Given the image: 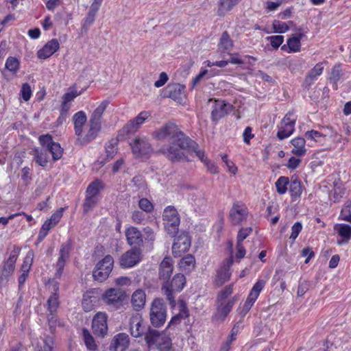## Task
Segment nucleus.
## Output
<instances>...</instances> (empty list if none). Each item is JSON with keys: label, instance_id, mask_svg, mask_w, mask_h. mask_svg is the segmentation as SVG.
<instances>
[{"label": "nucleus", "instance_id": "a878e982", "mask_svg": "<svg viewBox=\"0 0 351 351\" xmlns=\"http://www.w3.org/2000/svg\"><path fill=\"white\" fill-rule=\"evenodd\" d=\"M130 345V338L126 333H119L114 336L109 346L110 351H125Z\"/></svg>", "mask_w": 351, "mask_h": 351}, {"label": "nucleus", "instance_id": "8fccbe9b", "mask_svg": "<svg viewBox=\"0 0 351 351\" xmlns=\"http://www.w3.org/2000/svg\"><path fill=\"white\" fill-rule=\"evenodd\" d=\"M34 256V254L33 251L29 250L27 253L21 268V272L29 274V271L31 269L33 263Z\"/></svg>", "mask_w": 351, "mask_h": 351}, {"label": "nucleus", "instance_id": "e2e57ef3", "mask_svg": "<svg viewBox=\"0 0 351 351\" xmlns=\"http://www.w3.org/2000/svg\"><path fill=\"white\" fill-rule=\"evenodd\" d=\"M282 3V0H278L277 1H268L264 3V8L267 12H274L278 9Z\"/></svg>", "mask_w": 351, "mask_h": 351}, {"label": "nucleus", "instance_id": "20e7f679", "mask_svg": "<svg viewBox=\"0 0 351 351\" xmlns=\"http://www.w3.org/2000/svg\"><path fill=\"white\" fill-rule=\"evenodd\" d=\"M162 219L167 232L174 237L178 232L180 223V217L174 206H169L163 211Z\"/></svg>", "mask_w": 351, "mask_h": 351}, {"label": "nucleus", "instance_id": "f3484780", "mask_svg": "<svg viewBox=\"0 0 351 351\" xmlns=\"http://www.w3.org/2000/svg\"><path fill=\"white\" fill-rule=\"evenodd\" d=\"M151 112L141 111L136 117L129 121L123 127V131L127 134L136 132L141 125L151 117Z\"/></svg>", "mask_w": 351, "mask_h": 351}, {"label": "nucleus", "instance_id": "f8f14e48", "mask_svg": "<svg viewBox=\"0 0 351 351\" xmlns=\"http://www.w3.org/2000/svg\"><path fill=\"white\" fill-rule=\"evenodd\" d=\"M133 154L137 158H147L153 152V149L145 137L137 136L130 143Z\"/></svg>", "mask_w": 351, "mask_h": 351}, {"label": "nucleus", "instance_id": "4468645a", "mask_svg": "<svg viewBox=\"0 0 351 351\" xmlns=\"http://www.w3.org/2000/svg\"><path fill=\"white\" fill-rule=\"evenodd\" d=\"M101 290L93 288L88 290L83 295L82 306L86 312L93 311L97 307L101 300Z\"/></svg>", "mask_w": 351, "mask_h": 351}, {"label": "nucleus", "instance_id": "0eeeda50", "mask_svg": "<svg viewBox=\"0 0 351 351\" xmlns=\"http://www.w3.org/2000/svg\"><path fill=\"white\" fill-rule=\"evenodd\" d=\"M297 115L293 111L288 112L278 125L277 138L283 140L289 137L295 131Z\"/></svg>", "mask_w": 351, "mask_h": 351}, {"label": "nucleus", "instance_id": "aec40b11", "mask_svg": "<svg viewBox=\"0 0 351 351\" xmlns=\"http://www.w3.org/2000/svg\"><path fill=\"white\" fill-rule=\"evenodd\" d=\"M141 261V252L137 249H132L125 252L120 258V266L130 268L137 265Z\"/></svg>", "mask_w": 351, "mask_h": 351}, {"label": "nucleus", "instance_id": "2eb2a0df", "mask_svg": "<svg viewBox=\"0 0 351 351\" xmlns=\"http://www.w3.org/2000/svg\"><path fill=\"white\" fill-rule=\"evenodd\" d=\"M247 216L248 209L244 204L241 202L233 204L229 213L230 219L232 224H240L247 219Z\"/></svg>", "mask_w": 351, "mask_h": 351}, {"label": "nucleus", "instance_id": "338daca9", "mask_svg": "<svg viewBox=\"0 0 351 351\" xmlns=\"http://www.w3.org/2000/svg\"><path fill=\"white\" fill-rule=\"evenodd\" d=\"M252 232V228L250 227L241 228L237 235V243H242Z\"/></svg>", "mask_w": 351, "mask_h": 351}, {"label": "nucleus", "instance_id": "e433bc0d", "mask_svg": "<svg viewBox=\"0 0 351 351\" xmlns=\"http://www.w3.org/2000/svg\"><path fill=\"white\" fill-rule=\"evenodd\" d=\"M86 120L87 117L84 111H79L73 115V121L74 123L75 133L77 136H80L82 135L83 127Z\"/></svg>", "mask_w": 351, "mask_h": 351}, {"label": "nucleus", "instance_id": "473e14b6", "mask_svg": "<svg viewBox=\"0 0 351 351\" xmlns=\"http://www.w3.org/2000/svg\"><path fill=\"white\" fill-rule=\"evenodd\" d=\"M305 36V33L302 28L298 29V32L287 40V46L289 53H295L300 51V40Z\"/></svg>", "mask_w": 351, "mask_h": 351}, {"label": "nucleus", "instance_id": "39448f33", "mask_svg": "<svg viewBox=\"0 0 351 351\" xmlns=\"http://www.w3.org/2000/svg\"><path fill=\"white\" fill-rule=\"evenodd\" d=\"M167 318L166 307L161 299L156 298L151 304L149 311V319L152 326L155 328L162 326Z\"/></svg>", "mask_w": 351, "mask_h": 351}, {"label": "nucleus", "instance_id": "3c124183", "mask_svg": "<svg viewBox=\"0 0 351 351\" xmlns=\"http://www.w3.org/2000/svg\"><path fill=\"white\" fill-rule=\"evenodd\" d=\"M108 101H101L92 113L90 118L101 121L102 115L108 106Z\"/></svg>", "mask_w": 351, "mask_h": 351}, {"label": "nucleus", "instance_id": "423d86ee", "mask_svg": "<svg viewBox=\"0 0 351 351\" xmlns=\"http://www.w3.org/2000/svg\"><path fill=\"white\" fill-rule=\"evenodd\" d=\"M186 278L183 274H178L174 276L171 282H166L162 287V290L166 295L170 304L173 306L176 304L173 292H179L185 286Z\"/></svg>", "mask_w": 351, "mask_h": 351}, {"label": "nucleus", "instance_id": "69168bd1", "mask_svg": "<svg viewBox=\"0 0 351 351\" xmlns=\"http://www.w3.org/2000/svg\"><path fill=\"white\" fill-rule=\"evenodd\" d=\"M341 76V69L340 68V66H335L332 69L330 80H332L334 82V84H336L340 80Z\"/></svg>", "mask_w": 351, "mask_h": 351}, {"label": "nucleus", "instance_id": "6ab92c4d", "mask_svg": "<svg viewBox=\"0 0 351 351\" xmlns=\"http://www.w3.org/2000/svg\"><path fill=\"white\" fill-rule=\"evenodd\" d=\"M184 89L185 86L180 84H169L162 90V95L163 97H169L180 102L184 94Z\"/></svg>", "mask_w": 351, "mask_h": 351}, {"label": "nucleus", "instance_id": "a18cd8bd", "mask_svg": "<svg viewBox=\"0 0 351 351\" xmlns=\"http://www.w3.org/2000/svg\"><path fill=\"white\" fill-rule=\"evenodd\" d=\"M82 335L84 342L85 343L86 348L89 351H96L97 349V346L95 341L93 337L91 335L89 331L87 329H83Z\"/></svg>", "mask_w": 351, "mask_h": 351}, {"label": "nucleus", "instance_id": "13d9d810", "mask_svg": "<svg viewBox=\"0 0 351 351\" xmlns=\"http://www.w3.org/2000/svg\"><path fill=\"white\" fill-rule=\"evenodd\" d=\"M139 208L146 213H151L154 210L153 204L147 198H142L138 202Z\"/></svg>", "mask_w": 351, "mask_h": 351}, {"label": "nucleus", "instance_id": "6e6d98bb", "mask_svg": "<svg viewBox=\"0 0 351 351\" xmlns=\"http://www.w3.org/2000/svg\"><path fill=\"white\" fill-rule=\"evenodd\" d=\"M48 310L51 314L55 313L59 306L58 298L56 293L51 295L47 300Z\"/></svg>", "mask_w": 351, "mask_h": 351}, {"label": "nucleus", "instance_id": "58836bf2", "mask_svg": "<svg viewBox=\"0 0 351 351\" xmlns=\"http://www.w3.org/2000/svg\"><path fill=\"white\" fill-rule=\"evenodd\" d=\"M173 271V262L170 257H165L160 265L159 275L160 278L168 279Z\"/></svg>", "mask_w": 351, "mask_h": 351}, {"label": "nucleus", "instance_id": "c9c22d12", "mask_svg": "<svg viewBox=\"0 0 351 351\" xmlns=\"http://www.w3.org/2000/svg\"><path fill=\"white\" fill-rule=\"evenodd\" d=\"M324 71V65L322 62L317 63L312 69L309 71L304 80V84L310 86L317 77L322 75Z\"/></svg>", "mask_w": 351, "mask_h": 351}, {"label": "nucleus", "instance_id": "b1692460", "mask_svg": "<svg viewBox=\"0 0 351 351\" xmlns=\"http://www.w3.org/2000/svg\"><path fill=\"white\" fill-rule=\"evenodd\" d=\"M130 324L131 335L134 337L138 338L145 333V327L143 325V319L140 313H135L132 314L130 320Z\"/></svg>", "mask_w": 351, "mask_h": 351}, {"label": "nucleus", "instance_id": "680f3d73", "mask_svg": "<svg viewBox=\"0 0 351 351\" xmlns=\"http://www.w3.org/2000/svg\"><path fill=\"white\" fill-rule=\"evenodd\" d=\"M267 40L270 41L271 45L274 49H278L284 42V36L280 35L271 36L267 37Z\"/></svg>", "mask_w": 351, "mask_h": 351}, {"label": "nucleus", "instance_id": "ea45409f", "mask_svg": "<svg viewBox=\"0 0 351 351\" xmlns=\"http://www.w3.org/2000/svg\"><path fill=\"white\" fill-rule=\"evenodd\" d=\"M195 266V260L193 256L188 254L182 258L179 263V267L181 271L189 273Z\"/></svg>", "mask_w": 351, "mask_h": 351}, {"label": "nucleus", "instance_id": "1a4fd4ad", "mask_svg": "<svg viewBox=\"0 0 351 351\" xmlns=\"http://www.w3.org/2000/svg\"><path fill=\"white\" fill-rule=\"evenodd\" d=\"M125 298V292L120 289L109 288L103 293L101 300L108 306L118 308L122 305Z\"/></svg>", "mask_w": 351, "mask_h": 351}, {"label": "nucleus", "instance_id": "4c0bfd02", "mask_svg": "<svg viewBox=\"0 0 351 351\" xmlns=\"http://www.w3.org/2000/svg\"><path fill=\"white\" fill-rule=\"evenodd\" d=\"M189 201L190 204L195 208V209L201 210L202 208L206 205V199L204 194L198 191H195L190 194Z\"/></svg>", "mask_w": 351, "mask_h": 351}, {"label": "nucleus", "instance_id": "f704fd0d", "mask_svg": "<svg viewBox=\"0 0 351 351\" xmlns=\"http://www.w3.org/2000/svg\"><path fill=\"white\" fill-rule=\"evenodd\" d=\"M290 143L292 145L291 153L293 155L298 157H303L306 154V141L304 138L295 137L293 138Z\"/></svg>", "mask_w": 351, "mask_h": 351}, {"label": "nucleus", "instance_id": "c756f323", "mask_svg": "<svg viewBox=\"0 0 351 351\" xmlns=\"http://www.w3.org/2000/svg\"><path fill=\"white\" fill-rule=\"evenodd\" d=\"M125 234L130 245L140 246L143 244V235L137 228L130 226L125 230Z\"/></svg>", "mask_w": 351, "mask_h": 351}, {"label": "nucleus", "instance_id": "a19ab883", "mask_svg": "<svg viewBox=\"0 0 351 351\" xmlns=\"http://www.w3.org/2000/svg\"><path fill=\"white\" fill-rule=\"evenodd\" d=\"M89 123L90 128L86 134V138L88 141H91L97 136L98 132L100 131L101 121L90 118Z\"/></svg>", "mask_w": 351, "mask_h": 351}, {"label": "nucleus", "instance_id": "09e8293b", "mask_svg": "<svg viewBox=\"0 0 351 351\" xmlns=\"http://www.w3.org/2000/svg\"><path fill=\"white\" fill-rule=\"evenodd\" d=\"M102 189V183L99 180H95L90 183L87 189H86V195L90 197H99V194Z\"/></svg>", "mask_w": 351, "mask_h": 351}, {"label": "nucleus", "instance_id": "5701e85b", "mask_svg": "<svg viewBox=\"0 0 351 351\" xmlns=\"http://www.w3.org/2000/svg\"><path fill=\"white\" fill-rule=\"evenodd\" d=\"M333 136V132L328 129H322L320 131L311 130L305 133L307 139L313 140L321 145H324L327 141Z\"/></svg>", "mask_w": 351, "mask_h": 351}, {"label": "nucleus", "instance_id": "c85d7f7f", "mask_svg": "<svg viewBox=\"0 0 351 351\" xmlns=\"http://www.w3.org/2000/svg\"><path fill=\"white\" fill-rule=\"evenodd\" d=\"M60 48V43L56 38L48 41L37 52V57L39 59L45 60L51 57Z\"/></svg>", "mask_w": 351, "mask_h": 351}, {"label": "nucleus", "instance_id": "72a5a7b5", "mask_svg": "<svg viewBox=\"0 0 351 351\" xmlns=\"http://www.w3.org/2000/svg\"><path fill=\"white\" fill-rule=\"evenodd\" d=\"M146 302V294L144 290L138 289L132 295L131 304L136 311L141 310Z\"/></svg>", "mask_w": 351, "mask_h": 351}, {"label": "nucleus", "instance_id": "79ce46f5", "mask_svg": "<svg viewBox=\"0 0 351 351\" xmlns=\"http://www.w3.org/2000/svg\"><path fill=\"white\" fill-rule=\"evenodd\" d=\"M234 46L233 41L230 38L228 33L227 32H224L220 38L218 47L220 50H222L223 52L230 51Z\"/></svg>", "mask_w": 351, "mask_h": 351}, {"label": "nucleus", "instance_id": "774afa93", "mask_svg": "<svg viewBox=\"0 0 351 351\" xmlns=\"http://www.w3.org/2000/svg\"><path fill=\"white\" fill-rule=\"evenodd\" d=\"M32 89L30 86L25 83L22 85L21 94L24 101H27L32 96Z\"/></svg>", "mask_w": 351, "mask_h": 351}, {"label": "nucleus", "instance_id": "864d4df0", "mask_svg": "<svg viewBox=\"0 0 351 351\" xmlns=\"http://www.w3.org/2000/svg\"><path fill=\"white\" fill-rule=\"evenodd\" d=\"M5 68L12 72L16 73L19 69V61L14 57H9L5 62Z\"/></svg>", "mask_w": 351, "mask_h": 351}, {"label": "nucleus", "instance_id": "f03ea898", "mask_svg": "<svg viewBox=\"0 0 351 351\" xmlns=\"http://www.w3.org/2000/svg\"><path fill=\"white\" fill-rule=\"evenodd\" d=\"M191 144H195L184 133L172 140L171 145L160 149V152L171 161H178L186 157V154L191 152Z\"/></svg>", "mask_w": 351, "mask_h": 351}, {"label": "nucleus", "instance_id": "a211bd4d", "mask_svg": "<svg viewBox=\"0 0 351 351\" xmlns=\"http://www.w3.org/2000/svg\"><path fill=\"white\" fill-rule=\"evenodd\" d=\"M107 319V314L104 312H99L94 316L92 328L95 335L101 337L106 335L108 331Z\"/></svg>", "mask_w": 351, "mask_h": 351}, {"label": "nucleus", "instance_id": "c03bdc74", "mask_svg": "<svg viewBox=\"0 0 351 351\" xmlns=\"http://www.w3.org/2000/svg\"><path fill=\"white\" fill-rule=\"evenodd\" d=\"M289 193L293 197H299L302 192V184L297 178H291L289 181Z\"/></svg>", "mask_w": 351, "mask_h": 351}, {"label": "nucleus", "instance_id": "0e129e2a", "mask_svg": "<svg viewBox=\"0 0 351 351\" xmlns=\"http://www.w3.org/2000/svg\"><path fill=\"white\" fill-rule=\"evenodd\" d=\"M53 346V339L50 337H47L43 340V346L38 348L36 351H52Z\"/></svg>", "mask_w": 351, "mask_h": 351}, {"label": "nucleus", "instance_id": "cd10ccee", "mask_svg": "<svg viewBox=\"0 0 351 351\" xmlns=\"http://www.w3.org/2000/svg\"><path fill=\"white\" fill-rule=\"evenodd\" d=\"M70 250H71V245L69 243H63L61 245L60 250V256L58 258V260L56 263V276L57 277H60L63 269L65 265L66 262L69 258L70 254Z\"/></svg>", "mask_w": 351, "mask_h": 351}, {"label": "nucleus", "instance_id": "6e6552de", "mask_svg": "<svg viewBox=\"0 0 351 351\" xmlns=\"http://www.w3.org/2000/svg\"><path fill=\"white\" fill-rule=\"evenodd\" d=\"M114 265V259L112 256L106 255L102 260L96 265L93 276L98 282H104L111 273Z\"/></svg>", "mask_w": 351, "mask_h": 351}, {"label": "nucleus", "instance_id": "4be33fe9", "mask_svg": "<svg viewBox=\"0 0 351 351\" xmlns=\"http://www.w3.org/2000/svg\"><path fill=\"white\" fill-rule=\"evenodd\" d=\"M179 312L176 314L169 322L167 330L169 331L173 330L176 326L180 324L182 319L189 317V313L186 306V304L183 300H180L178 303Z\"/></svg>", "mask_w": 351, "mask_h": 351}, {"label": "nucleus", "instance_id": "393cba45", "mask_svg": "<svg viewBox=\"0 0 351 351\" xmlns=\"http://www.w3.org/2000/svg\"><path fill=\"white\" fill-rule=\"evenodd\" d=\"M232 109V105L225 103L223 101L215 100L213 101L211 117L213 121H218L223 118Z\"/></svg>", "mask_w": 351, "mask_h": 351}, {"label": "nucleus", "instance_id": "2f4dec72", "mask_svg": "<svg viewBox=\"0 0 351 351\" xmlns=\"http://www.w3.org/2000/svg\"><path fill=\"white\" fill-rule=\"evenodd\" d=\"M334 230L341 238L337 241L339 245L348 243L351 239V226L345 223H337L334 226Z\"/></svg>", "mask_w": 351, "mask_h": 351}, {"label": "nucleus", "instance_id": "37998d69", "mask_svg": "<svg viewBox=\"0 0 351 351\" xmlns=\"http://www.w3.org/2000/svg\"><path fill=\"white\" fill-rule=\"evenodd\" d=\"M241 0H220L218 14L224 15L227 12L232 10Z\"/></svg>", "mask_w": 351, "mask_h": 351}, {"label": "nucleus", "instance_id": "f257e3e1", "mask_svg": "<svg viewBox=\"0 0 351 351\" xmlns=\"http://www.w3.org/2000/svg\"><path fill=\"white\" fill-rule=\"evenodd\" d=\"M43 149L34 147L30 152L33 156V160L39 166L46 167L49 162L48 152L52 156L53 160L56 161L61 158L63 154V149L60 144L55 143L49 134L42 135L38 138Z\"/></svg>", "mask_w": 351, "mask_h": 351}, {"label": "nucleus", "instance_id": "4d7b16f0", "mask_svg": "<svg viewBox=\"0 0 351 351\" xmlns=\"http://www.w3.org/2000/svg\"><path fill=\"white\" fill-rule=\"evenodd\" d=\"M233 288L232 285L226 286L218 295L217 301H228L230 298L228 297L232 293Z\"/></svg>", "mask_w": 351, "mask_h": 351}, {"label": "nucleus", "instance_id": "49530a36", "mask_svg": "<svg viewBox=\"0 0 351 351\" xmlns=\"http://www.w3.org/2000/svg\"><path fill=\"white\" fill-rule=\"evenodd\" d=\"M293 21L288 23L282 22L278 20H274L272 23L273 32L278 34H283L289 31V25H293Z\"/></svg>", "mask_w": 351, "mask_h": 351}, {"label": "nucleus", "instance_id": "dca6fc26", "mask_svg": "<svg viewBox=\"0 0 351 351\" xmlns=\"http://www.w3.org/2000/svg\"><path fill=\"white\" fill-rule=\"evenodd\" d=\"M191 247V239L186 232L181 233L175 239L172 253L175 257L180 256L183 253L186 252Z\"/></svg>", "mask_w": 351, "mask_h": 351}, {"label": "nucleus", "instance_id": "5fc2aeb1", "mask_svg": "<svg viewBox=\"0 0 351 351\" xmlns=\"http://www.w3.org/2000/svg\"><path fill=\"white\" fill-rule=\"evenodd\" d=\"M117 152V142L114 140L110 141L106 146V158L112 159Z\"/></svg>", "mask_w": 351, "mask_h": 351}, {"label": "nucleus", "instance_id": "052dcab7", "mask_svg": "<svg viewBox=\"0 0 351 351\" xmlns=\"http://www.w3.org/2000/svg\"><path fill=\"white\" fill-rule=\"evenodd\" d=\"M301 158L302 157H298L295 155L291 156V158H289L287 162V167L291 170H294L297 169L298 167H299L302 162Z\"/></svg>", "mask_w": 351, "mask_h": 351}, {"label": "nucleus", "instance_id": "bb28decb", "mask_svg": "<svg viewBox=\"0 0 351 351\" xmlns=\"http://www.w3.org/2000/svg\"><path fill=\"white\" fill-rule=\"evenodd\" d=\"M236 302V299L232 298L228 301H217V311L215 314L216 319L223 321L231 311Z\"/></svg>", "mask_w": 351, "mask_h": 351}, {"label": "nucleus", "instance_id": "ddd939ff", "mask_svg": "<svg viewBox=\"0 0 351 351\" xmlns=\"http://www.w3.org/2000/svg\"><path fill=\"white\" fill-rule=\"evenodd\" d=\"M267 279L268 277H266L265 279L259 278L254 285L242 308L241 313L243 315H245L254 305L260 293L265 287Z\"/></svg>", "mask_w": 351, "mask_h": 351}, {"label": "nucleus", "instance_id": "603ef678", "mask_svg": "<svg viewBox=\"0 0 351 351\" xmlns=\"http://www.w3.org/2000/svg\"><path fill=\"white\" fill-rule=\"evenodd\" d=\"M99 197H90L86 195L84 202L83 204V211L87 213L90 211L97 204Z\"/></svg>", "mask_w": 351, "mask_h": 351}, {"label": "nucleus", "instance_id": "bf43d9fd", "mask_svg": "<svg viewBox=\"0 0 351 351\" xmlns=\"http://www.w3.org/2000/svg\"><path fill=\"white\" fill-rule=\"evenodd\" d=\"M341 217L351 223V201L341 209Z\"/></svg>", "mask_w": 351, "mask_h": 351}, {"label": "nucleus", "instance_id": "9d476101", "mask_svg": "<svg viewBox=\"0 0 351 351\" xmlns=\"http://www.w3.org/2000/svg\"><path fill=\"white\" fill-rule=\"evenodd\" d=\"M83 90L78 92L75 86L69 87L67 91L62 97V103L60 107V117L58 120H65L69 115V110L71 108V103L77 96L83 93Z\"/></svg>", "mask_w": 351, "mask_h": 351}, {"label": "nucleus", "instance_id": "de8ad7c7", "mask_svg": "<svg viewBox=\"0 0 351 351\" xmlns=\"http://www.w3.org/2000/svg\"><path fill=\"white\" fill-rule=\"evenodd\" d=\"M289 184V179L288 177L280 176L275 182L276 191L279 195H284L287 193L288 185Z\"/></svg>", "mask_w": 351, "mask_h": 351}, {"label": "nucleus", "instance_id": "412c9836", "mask_svg": "<svg viewBox=\"0 0 351 351\" xmlns=\"http://www.w3.org/2000/svg\"><path fill=\"white\" fill-rule=\"evenodd\" d=\"M232 263L233 259L232 257L224 261L223 264L217 272V275L215 278V283L216 285L221 286L230 279L231 276L230 269Z\"/></svg>", "mask_w": 351, "mask_h": 351}, {"label": "nucleus", "instance_id": "7c9ffc66", "mask_svg": "<svg viewBox=\"0 0 351 351\" xmlns=\"http://www.w3.org/2000/svg\"><path fill=\"white\" fill-rule=\"evenodd\" d=\"M19 253L20 249L16 247L10 252L9 257L3 263L2 270L3 274L10 276L12 274L14 270L15 263L19 257Z\"/></svg>", "mask_w": 351, "mask_h": 351}, {"label": "nucleus", "instance_id": "7ed1b4c3", "mask_svg": "<svg viewBox=\"0 0 351 351\" xmlns=\"http://www.w3.org/2000/svg\"><path fill=\"white\" fill-rule=\"evenodd\" d=\"M171 335L170 331L166 328L162 332L149 328L145 339L149 348H156L159 351H170L172 346Z\"/></svg>", "mask_w": 351, "mask_h": 351}, {"label": "nucleus", "instance_id": "9b49d317", "mask_svg": "<svg viewBox=\"0 0 351 351\" xmlns=\"http://www.w3.org/2000/svg\"><path fill=\"white\" fill-rule=\"evenodd\" d=\"M180 134H183V132L179 130L176 125L172 123H168L157 128L152 133V137L158 141L166 139L172 141L178 138Z\"/></svg>", "mask_w": 351, "mask_h": 351}]
</instances>
